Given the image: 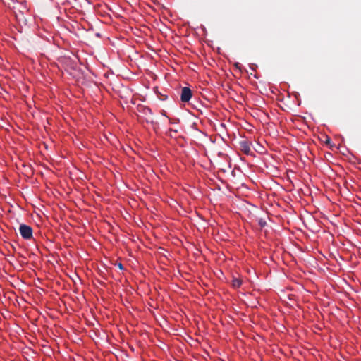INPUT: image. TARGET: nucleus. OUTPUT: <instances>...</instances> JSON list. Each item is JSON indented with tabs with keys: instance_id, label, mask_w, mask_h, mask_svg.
Here are the masks:
<instances>
[{
	"instance_id": "nucleus-1",
	"label": "nucleus",
	"mask_w": 361,
	"mask_h": 361,
	"mask_svg": "<svg viewBox=\"0 0 361 361\" xmlns=\"http://www.w3.org/2000/svg\"><path fill=\"white\" fill-rule=\"evenodd\" d=\"M138 112L140 114L138 116L145 120L147 123H152L153 122V117H152V113L149 108L145 107V106H140L138 107Z\"/></svg>"
},
{
	"instance_id": "nucleus-2",
	"label": "nucleus",
	"mask_w": 361,
	"mask_h": 361,
	"mask_svg": "<svg viewBox=\"0 0 361 361\" xmlns=\"http://www.w3.org/2000/svg\"><path fill=\"white\" fill-rule=\"evenodd\" d=\"M19 232L21 236L25 240H30L32 238V228L26 224H20Z\"/></svg>"
},
{
	"instance_id": "nucleus-3",
	"label": "nucleus",
	"mask_w": 361,
	"mask_h": 361,
	"mask_svg": "<svg viewBox=\"0 0 361 361\" xmlns=\"http://www.w3.org/2000/svg\"><path fill=\"white\" fill-rule=\"evenodd\" d=\"M192 95L191 90L188 87H184L181 90L180 100L183 102H188L190 101Z\"/></svg>"
},
{
	"instance_id": "nucleus-4",
	"label": "nucleus",
	"mask_w": 361,
	"mask_h": 361,
	"mask_svg": "<svg viewBox=\"0 0 361 361\" xmlns=\"http://www.w3.org/2000/svg\"><path fill=\"white\" fill-rule=\"evenodd\" d=\"M240 150L245 154H249L251 152V148L247 141H241L239 143Z\"/></svg>"
},
{
	"instance_id": "nucleus-5",
	"label": "nucleus",
	"mask_w": 361,
	"mask_h": 361,
	"mask_svg": "<svg viewBox=\"0 0 361 361\" xmlns=\"http://www.w3.org/2000/svg\"><path fill=\"white\" fill-rule=\"evenodd\" d=\"M242 285V280L240 279L234 278L232 280V286L235 288H239Z\"/></svg>"
},
{
	"instance_id": "nucleus-6",
	"label": "nucleus",
	"mask_w": 361,
	"mask_h": 361,
	"mask_svg": "<svg viewBox=\"0 0 361 361\" xmlns=\"http://www.w3.org/2000/svg\"><path fill=\"white\" fill-rule=\"evenodd\" d=\"M19 6H20V8H18V10L22 14H23L25 11H27V8L26 4H21Z\"/></svg>"
},
{
	"instance_id": "nucleus-7",
	"label": "nucleus",
	"mask_w": 361,
	"mask_h": 361,
	"mask_svg": "<svg viewBox=\"0 0 361 361\" xmlns=\"http://www.w3.org/2000/svg\"><path fill=\"white\" fill-rule=\"evenodd\" d=\"M116 266L118 267V269H121V270H123V269H124V268H123V264H122L121 263H118V264H116Z\"/></svg>"
},
{
	"instance_id": "nucleus-8",
	"label": "nucleus",
	"mask_w": 361,
	"mask_h": 361,
	"mask_svg": "<svg viewBox=\"0 0 361 361\" xmlns=\"http://www.w3.org/2000/svg\"><path fill=\"white\" fill-rule=\"evenodd\" d=\"M265 224H266V222H265V221H263L262 220H260V221H259V225H260L262 227L264 226H265Z\"/></svg>"
},
{
	"instance_id": "nucleus-9",
	"label": "nucleus",
	"mask_w": 361,
	"mask_h": 361,
	"mask_svg": "<svg viewBox=\"0 0 361 361\" xmlns=\"http://www.w3.org/2000/svg\"><path fill=\"white\" fill-rule=\"evenodd\" d=\"M330 140H330V138H329V137H327V139H326V143H329V142H330Z\"/></svg>"
}]
</instances>
